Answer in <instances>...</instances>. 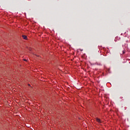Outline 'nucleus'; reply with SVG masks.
<instances>
[{"label":"nucleus","mask_w":130,"mask_h":130,"mask_svg":"<svg viewBox=\"0 0 130 130\" xmlns=\"http://www.w3.org/2000/svg\"><path fill=\"white\" fill-rule=\"evenodd\" d=\"M96 121L98 122H99L100 123L101 122V120H100V119L98 118H96Z\"/></svg>","instance_id":"f257e3e1"},{"label":"nucleus","mask_w":130,"mask_h":130,"mask_svg":"<svg viewBox=\"0 0 130 130\" xmlns=\"http://www.w3.org/2000/svg\"><path fill=\"white\" fill-rule=\"evenodd\" d=\"M22 38H23V39H24L25 40H27V36H22Z\"/></svg>","instance_id":"f03ea898"},{"label":"nucleus","mask_w":130,"mask_h":130,"mask_svg":"<svg viewBox=\"0 0 130 130\" xmlns=\"http://www.w3.org/2000/svg\"><path fill=\"white\" fill-rule=\"evenodd\" d=\"M28 86H30V84H28Z\"/></svg>","instance_id":"7ed1b4c3"},{"label":"nucleus","mask_w":130,"mask_h":130,"mask_svg":"<svg viewBox=\"0 0 130 130\" xmlns=\"http://www.w3.org/2000/svg\"><path fill=\"white\" fill-rule=\"evenodd\" d=\"M25 60V61H26V60Z\"/></svg>","instance_id":"20e7f679"}]
</instances>
